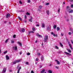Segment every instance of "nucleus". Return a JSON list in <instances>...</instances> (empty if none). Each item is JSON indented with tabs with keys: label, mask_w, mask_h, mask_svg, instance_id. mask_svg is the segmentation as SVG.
Segmentation results:
<instances>
[{
	"label": "nucleus",
	"mask_w": 73,
	"mask_h": 73,
	"mask_svg": "<svg viewBox=\"0 0 73 73\" xmlns=\"http://www.w3.org/2000/svg\"><path fill=\"white\" fill-rule=\"evenodd\" d=\"M1 53V50H0V53Z\"/></svg>",
	"instance_id": "0e129e2a"
},
{
	"label": "nucleus",
	"mask_w": 73,
	"mask_h": 73,
	"mask_svg": "<svg viewBox=\"0 0 73 73\" xmlns=\"http://www.w3.org/2000/svg\"><path fill=\"white\" fill-rule=\"evenodd\" d=\"M60 8H58V12H60Z\"/></svg>",
	"instance_id": "e433bc0d"
},
{
	"label": "nucleus",
	"mask_w": 73,
	"mask_h": 73,
	"mask_svg": "<svg viewBox=\"0 0 73 73\" xmlns=\"http://www.w3.org/2000/svg\"><path fill=\"white\" fill-rule=\"evenodd\" d=\"M56 25H55L54 26V29H56Z\"/></svg>",
	"instance_id": "4be33fe9"
},
{
	"label": "nucleus",
	"mask_w": 73,
	"mask_h": 73,
	"mask_svg": "<svg viewBox=\"0 0 73 73\" xmlns=\"http://www.w3.org/2000/svg\"><path fill=\"white\" fill-rule=\"evenodd\" d=\"M68 44H70V42L69 41H68Z\"/></svg>",
	"instance_id": "13d9d810"
},
{
	"label": "nucleus",
	"mask_w": 73,
	"mask_h": 73,
	"mask_svg": "<svg viewBox=\"0 0 73 73\" xmlns=\"http://www.w3.org/2000/svg\"><path fill=\"white\" fill-rule=\"evenodd\" d=\"M69 46H70V47L71 46H72V45H71L70 44H69Z\"/></svg>",
	"instance_id": "603ef678"
},
{
	"label": "nucleus",
	"mask_w": 73,
	"mask_h": 73,
	"mask_svg": "<svg viewBox=\"0 0 73 73\" xmlns=\"http://www.w3.org/2000/svg\"><path fill=\"white\" fill-rule=\"evenodd\" d=\"M60 45H61V46H63V45H62V43H61V42H60Z\"/></svg>",
	"instance_id": "b1692460"
},
{
	"label": "nucleus",
	"mask_w": 73,
	"mask_h": 73,
	"mask_svg": "<svg viewBox=\"0 0 73 73\" xmlns=\"http://www.w3.org/2000/svg\"><path fill=\"white\" fill-rule=\"evenodd\" d=\"M6 70H7V68H4L3 69V71L2 72V73H5V72H6Z\"/></svg>",
	"instance_id": "39448f33"
},
{
	"label": "nucleus",
	"mask_w": 73,
	"mask_h": 73,
	"mask_svg": "<svg viewBox=\"0 0 73 73\" xmlns=\"http://www.w3.org/2000/svg\"><path fill=\"white\" fill-rule=\"evenodd\" d=\"M45 69H43L41 72V73H44L45 72Z\"/></svg>",
	"instance_id": "9d476101"
},
{
	"label": "nucleus",
	"mask_w": 73,
	"mask_h": 73,
	"mask_svg": "<svg viewBox=\"0 0 73 73\" xmlns=\"http://www.w3.org/2000/svg\"><path fill=\"white\" fill-rule=\"evenodd\" d=\"M20 72V70H18L17 72V73H19V72Z\"/></svg>",
	"instance_id": "bf43d9fd"
},
{
	"label": "nucleus",
	"mask_w": 73,
	"mask_h": 73,
	"mask_svg": "<svg viewBox=\"0 0 73 73\" xmlns=\"http://www.w3.org/2000/svg\"><path fill=\"white\" fill-rule=\"evenodd\" d=\"M71 31H72V32L73 33V30H70Z\"/></svg>",
	"instance_id": "864d4df0"
},
{
	"label": "nucleus",
	"mask_w": 73,
	"mask_h": 73,
	"mask_svg": "<svg viewBox=\"0 0 73 73\" xmlns=\"http://www.w3.org/2000/svg\"><path fill=\"white\" fill-rule=\"evenodd\" d=\"M58 67H59V66L58 67H57V66H56V69H58Z\"/></svg>",
	"instance_id": "4d7b16f0"
},
{
	"label": "nucleus",
	"mask_w": 73,
	"mask_h": 73,
	"mask_svg": "<svg viewBox=\"0 0 73 73\" xmlns=\"http://www.w3.org/2000/svg\"><path fill=\"white\" fill-rule=\"evenodd\" d=\"M26 64H27V65H28L29 64V62H26Z\"/></svg>",
	"instance_id": "37998d69"
},
{
	"label": "nucleus",
	"mask_w": 73,
	"mask_h": 73,
	"mask_svg": "<svg viewBox=\"0 0 73 73\" xmlns=\"http://www.w3.org/2000/svg\"><path fill=\"white\" fill-rule=\"evenodd\" d=\"M6 58L7 60H8L9 59V57L8 56V55H6Z\"/></svg>",
	"instance_id": "6e6552de"
},
{
	"label": "nucleus",
	"mask_w": 73,
	"mask_h": 73,
	"mask_svg": "<svg viewBox=\"0 0 73 73\" xmlns=\"http://www.w3.org/2000/svg\"><path fill=\"white\" fill-rule=\"evenodd\" d=\"M27 55H30V53L28 52L27 53Z\"/></svg>",
	"instance_id": "ea45409f"
},
{
	"label": "nucleus",
	"mask_w": 73,
	"mask_h": 73,
	"mask_svg": "<svg viewBox=\"0 0 73 73\" xmlns=\"http://www.w3.org/2000/svg\"><path fill=\"white\" fill-rule=\"evenodd\" d=\"M33 31H35V29L34 27L33 28Z\"/></svg>",
	"instance_id": "7c9ffc66"
},
{
	"label": "nucleus",
	"mask_w": 73,
	"mask_h": 73,
	"mask_svg": "<svg viewBox=\"0 0 73 73\" xmlns=\"http://www.w3.org/2000/svg\"><path fill=\"white\" fill-rule=\"evenodd\" d=\"M13 38H16V35H13Z\"/></svg>",
	"instance_id": "c756f323"
},
{
	"label": "nucleus",
	"mask_w": 73,
	"mask_h": 73,
	"mask_svg": "<svg viewBox=\"0 0 73 73\" xmlns=\"http://www.w3.org/2000/svg\"><path fill=\"white\" fill-rule=\"evenodd\" d=\"M51 34H52V35H54V33H53V32H52L51 33Z\"/></svg>",
	"instance_id": "e2e57ef3"
},
{
	"label": "nucleus",
	"mask_w": 73,
	"mask_h": 73,
	"mask_svg": "<svg viewBox=\"0 0 73 73\" xmlns=\"http://www.w3.org/2000/svg\"><path fill=\"white\" fill-rule=\"evenodd\" d=\"M36 61H38V58H36Z\"/></svg>",
	"instance_id": "a18cd8bd"
},
{
	"label": "nucleus",
	"mask_w": 73,
	"mask_h": 73,
	"mask_svg": "<svg viewBox=\"0 0 73 73\" xmlns=\"http://www.w3.org/2000/svg\"><path fill=\"white\" fill-rule=\"evenodd\" d=\"M66 10L69 13H73V10L71 9L70 8H69V6H67L66 7Z\"/></svg>",
	"instance_id": "f257e3e1"
},
{
	"label": "nucleus",
	"mask_w": 73,
	"mask_h": 73,
	"mask_svg": "<svg viewBox=\"0 0 73 73\" xmlns=\"http://www.w3.org/2000/svg\"><path fill=\"white\" fill-rule=\"evenodd\" d=\"M14 41L11 40V43H12V44H13V43H14Z\"/></svg>",
	"instance_id": "58836bf2"
},
{
	"label": "nucleus",
	"mask_w": 73,
	"mask_h": 73,
	"mask_svg": "<svg viewBox=\"0 0 73 73\" xmlns=\"http://www.w3.org/2000/svg\"><path fill=\"white\" fill-rule=\"evenodd\" d=\"M18 17L19 19L20 20H21H21H22V19H21V17Z\"/></svg>",
	"instance_id": "412c9836"
},
{
	"label": "nucleus",
	"mask_w": 73,
	"mask_h": 73,
	"mask_svg": "<svg viewBox=\"0 0 73 73\" xmlns=\"http://www.w3.org/2000/svg\"><path fill=\"white\" fill-rule=\"evenodd\" d=\"M38 11H39V12H40V11H41V10H40V9H38Z\"/></svg>",
	"instance_id": "de8ad7c7"
},
{
	"label": "nucleus",
	"mask_w": 73,
	"mask_h": 73,
	"mask_svg": "<svg viewBox=\"0 0 73 73\" xmlns=\"http://www.w3.org/2000/svg\"><path fill=\"white\" fill-rule=\"evenodd\" d=\"M21 69V67H19V69H18V70H20Z\"/></svg>",
	"instance_id": "4c0bfd02"
},
{
	"label": "nucleus",
	"mask_w": 73,
	"mask_h": 73,
	"mask_svg": "<svg viewBox=\"0 0 73 73\" xmlns=\"http://www.w3.org/2000/svg\"><path fill=\"white\" fill-rule=\"evenodd\" d=\"M11 15V14L9 13H8L7 14V15H6V18H8V17H10Z\"/></svg>",
	"instance_id": "423d86ee"
},
{
	"label": "nucleus",
	"mask_w": 73,
	"mask_h": 73,
	"mask_svg": "<svg viewBox=\"0 0 73 73\" xmlns=\"http://www.w3.org/2000/svg\"><path fill=\"white\" fill-rule=\"evenodd\" d=\"M25 19H27V16H26L25 15Z\"/></svg>",
	"instance_id": "79ce46f5"
},
{
	"label": "nucleus",
	"mask_w": 73,
	"mask_h": 73,
	"mask_svg": "<svg viewBox=\"0 0 73 73\" xmlns=\"http://www.w3.org/2000/svg\"><path fill=\"white\" fill-rule=\"evenodd\" d=\"M19 4H22V2H21V1H19Z\"/></svg>",
	"instance_id": "cd10ccee"
},
{
	"label": "nucleus",
	"mask_w": 73,
	"mask_h": 73,
	"mask_svg": "<svg viewBox=\"0 0 73 73\" xmlns=\"http://www.w3.org/2000/svg\"><path fill=\"white\" fill-rule=\"evenodd\" d=\"M39 7L40 8V9H41L42 8V6L41 5H40L39 6Z\"/></svg>",
	"instance_id": "72a5a7b5"
},
{
	"label": "nucleus",
	"mask_w": 73,
	"mask_h": 73,
	"mask_svg": "<svg viewBox=\"0 0 73 73\" xmlns=\"http://www.w3.org/2000/svg\"><path fill=\"white\" fill-rule=\"evenodd\" d=\"M48 72L49 73H52V71L51 70H49L48 71Z\"/></svg>",
	"instance_id": "4468645a"
},
{
	"label": "nucleus",
	"mask_w": 73,
	"mask_h": 73,
	"mask_svg": "<svg viewBox=\"0 0 73 73\" xmlns=\"http://www.w3.org/2000/svg\"><path fill=\"white\" fill-rule=\"evenodd\" d=\"M46 13L47 15H49V10L47 11Z\"/></svg>",
	"instance_id": "2eb2a0df"
},
{
	"label": "nucleus",
	"mask_w": 73,
	"mask_h": 73,
	"mask_svg": "<svg viewBox=\"0 0 73 73\" xmlns=\"http://www.w3.org/2000/svg\"><path fill=\"white\" fill-rule=\"evenodd\" d=\"M66 39L67 41V42L68 41V38H67V36H66Z\"/></svg>",
	"instance_id": "c9c22d12"
},
{
	"label": "nucleus",
	"mask_w": 73,
	"mask_h": 73,
	"mask_svg": "<svg viewBox=\"0 0 73 73\" xmlns=\"http://www.w3.org/2000/svg\"><path fill=\"white\" fill-rule=\"evenodd\" d=\"M13 50H17V47L16 46H13Z\"/></svg>",
	"instance_id": "20e7f679"
},
{
	"label": "nucleus",
	"mask_w": 73,
	"mask_h": 73,
	"mask_svg": "<svg viewBox=\"0 0 73 73\" xmlns=\"http://www.w3.org/2000/svg\"><path fill=\"white\" fill-rule=\"evenodd\" d=\"M36 27H39V26H40V25L38 24L37 25H36Z\"/></svg>",
	"instance_id": "49530a36"
},
{
	"label": "nucleus",
	"mask_w": 73,
	"mask_h": 73,
	"mask_svg": "<svg viewBox=\"0 0 73 73\" xmlns=\"http://www.w3.org/2000/svg\"><path fill=\"white\" fill-rule=\"evenodd\" d=\"M70 48L71 49H72V50H73V48H72V46L70 47Z\"/></svg>",
	"instance_id": "3c124183"
},
{
	"label": "nucleus",
	"mask_w": 73,
	"mask_h": 73,
	"mask_svg": "<svg viewBox=\"0 0 73 73\" xmlns=\"http://www.w3.org/2000/svg\"><path fill=\"white\" fill-rule=\"evenodd\" d=\"M68 34L69 35H72V33L71 32H69L68 33Z\"/></svg>",
	"instance_id": "473e14b6"
},
{
	"label": "nucleus",
	"mask_w": 73,
	"mask_h": 73,
	"mask_svg": "<svg viewBox=\"0 0 73 73\" xmlns=\"http://www.w3.org/2000/svg\"><path fill=\"white\" fill-rule=\"evenodd\" d=\"M61 35L62 36H63V35H64V34L63 33H61Z\"/></svg>",
	"instance_id": "09e8293b"
},
{
	"label": "nucleus",
	"mask_w": 73,
	"mask_h": 73,
	"mask_svg": "<svg viewBox=\"0 0 73 73\" xmlns=\"http://www.w3.org/2000/svg\"><path fill=\"white\" fill-rule=\"evenodd\" d=\"M60 62L58 61L57 62V64H58V65H59L60 64Z\"/></svg>",
	"instance_id": "bb28decb"
},
{
	"label": "nucleus",
	"mask_w": 73,
	"mask_h": 73,
	"mask_svg": "<svg viewBox=\"0 0 73 73\" xmlns=\"http://www.w3.org/2000/svg\"><path fill=\"white\" fill-rule=\"evenodd\" d=\"M40 68H42V66H40Z\"/></svg>",
	"instance_id": "338daca9"
},
{
	"label": "nucleus",
	"mask_w": 73,
	"mask_h": 73,
	"mask_svg": "<svg viewBox=\"0 0 73 73\" xmlns=\"http://www.w3.org/2000/svg\"><path fill=\"white\" fill-rule=\"evenodd\" d=\"M9 40V38H8L5 41V42L6 43V42H8V41Z\"/></svg>",
	"instance_id": "5701e85b"
},
{
	"label": "nucleus",
	"mask_w": 73,
	"mask_h": 73,
	"mask_svg": "<svg viewBox=\"0 0 73 73\" xmlns=\"http://www.w3.org/2000/svg\"><path fill=\"white\" fill-rule=\"evenodd\" d=\"M31 18V19H29V21H31V23H32V19H33V18H32V16H30Z\"/></svg>",
	"instance_id": "0eeeda50"
},
{
	"label": "nucleus",
	"mask_w": 73,
	"mask_h": 73,
	"mask_svg": "<svg viewBox=\"0 0 73 73\" xmlns=\"http://www.w3.org/2000/svg\"><path fill=\"white\" fill-rule=\"evenodd\" d=\"M44 57L43 56H42L41 58V61H44Z\"/></svg>",
	"instance_id": "f8f14e48"
},
{
	"label": "nucleus",
	"mask_w": 73,
	"mask_h": 73,
	"mask_svg": "<svg viewBox=\"0 0 73 73\" xmlns=\"http://www.w3.org/2000/svg\"><path fill=\"white\" fill-rule=\"evenodd\" d=\"M64 53L66 54H68V55H71V54H70L68 53V52H65Z\"/></svg>",
	"instance_id": "ddd939ff"
},
{
	"label": "nucleus",
	"mask_w": 73,
	"mask_h": 73,
	"mask_svg": "<svg viewBox=\"0 0 73 73\" xmlns=\"http://www.w3.org/2000/svg\"><path fill=\"white\" fill-rule=\"evenodd\" d=\"M7 52H8V51L6 50L3 52V53L4 54H6Z\"/></svg>",
	"instance_id": "6ab92c4d"
},
{
	"label": "nucleus",
	"mask_w": 73,
	"mask_h": 73,
	"mask_svg": "<svg viewBox=\"0 0 73 73\" xmlns=\"http://www.w3.org/2000/svg\"><path fill=\"white\" fill-rule=\"evenodd\" d=\"M48 39V35L45 36L44 38V42H46V41Z\"/></svg>",
	"instance_id": "f03ea898"
},
{
	"label": "nucleus",
	"mask_w": 73,
	"mask_h": 73,
	"mask_svg": "<svg viewBox=\"0 0 73 73\" xmlns=\"http://www.w3.org/2000/svg\"><path fill=\"white\" fill-rule=\"evenodd\" d=\"M7 21H6L4 22V23H5V24H6V23H7Z\"/></svg>",
	"instance_id": "6e6d98bb"
},
{
	"label": "nucleus",
	"mask_w": 73,
	"mask_h": 73,
	"mask_svg": "<svg viewBox=\"0 0 73 73\" xmlns=\"http://www.w3.org/2000/svg\"><path fill=\"white\" fill-rule=\"evenodd\" d=\"M27 2L29 3H31V0H28Z\"/></svg>",
	"instance_id": "2f4dec72"
},
{
	"label": "nucleus",
	"mask_w": 73,
	"mask_h": 73,
	"mask_svg": "<svg viewBox=\"0 0 73 73\" xmlns=\"http://www.w3.org/2000/svg\"><path fill=\"white\" fill-rule=\"evenodd\" d=\"M21 31L23 32H25V29H22Z\"/></svg>",
	"instance_id": "a211bd4d"
},
{
	"label": "nucleus",
	"mask_w": 73,
	"mask_h": 73,
	"mask_svg": "<svg viewBox=\"0 0 73 73\" xmlns=\"http://www.w3.org/2000/svg\"><path fill=\"white\" fill-rule=\"evenodd\" d=\"M55 47L57 49H59V48H58V46H56Z\"/></svg>",
	"instance_id": "c85d7f7f"
},
{
	"label": "nucleus",
	"mask_w": 73,
	"mask_h": 73,
	"mask_svg": "<svg viewBox=\"0 0 73 73\" xmlns=\"http://www.w3.org/2000/svg\"><path fill=\"white\" fill-rule=\"evenodd\" d=\"M26 15H30V14L28 12H27Z\"/></svg>",
	"instance_id": "a878e982"
},
{
	"label": "nucleus",
	"mask_w": 73,
	"mask_h": 73,
	"mask_svg": "<svg viewBox=\"0 0 73 73\" xmlns=\"http://www.w3.org/2000/svg\"><path fill=\"white\" fill-rule=\"evenodd\" d=\"M36 36H38V37H42V35H40L38 34H36Z\"/></svg>",
	"instance_id": "1a4fd4ad"
},
{
	"label": "nucleus",
	"mask_w": 73,
	"mask_h": 73,
	"mask_svg": "<svg viewBox=\"0 0 73 73\" xmlns=\"http://www.w3.org/2000/svg\"><path fill=\"white\" fill-rule=\"evenodd\" d=\"M55 61H56L57 62L58 61V60H55Z\"/></svg>",
	"instance_id": "774afa93"
},
{
	"label": "nucleus",
	"mask_w": 73,
	"mask_h": 73,
	"mask_svg": "<svg viewBox=\"0 0 73 73\" xmlns=\"http://www.w3.org/2000/svg\"><path fill=\"white\" fill-rule=\"evenodd\" d=\"M31 73H34V72H33V71L32 70L31 71Z\"/></svg>",
	"instance_id": "8fccbe9b"
},
{
	"label": "nucleus",
	"mask_w": 73,
	"mask_h": 73,
	"mask_svg": "<svg viewBox=\"0 0 73 73\" xmlns=\"http://www.w3.org/2000/svg\"><path fill=\"white\" fill-rule=\"evenodd\" d=\"M17 43L19 44V45H20V46H21V45H22L21 43L20 42H17Z\"/></svg>",
	"instance_id": "dca6fc26"
},
{
	"label": "nucleus",
	"mask_w": 73,
	"mask_h": 73,
	"mask_svg": "<svg viewBox=\"0 0 73 73\" xmlns=\"http://www.w3.org/2000/svg\"><path fill=\"white\" fill-rule=\"evenodd\" d=\"M65 4V1H64V2H63V4Z\"/></svg>",
	"instance_id": "680f3d73"
},
{
	"label": "nucleus",
	"mask_w": 73,
	"mask_h": 73,
	"mask_svg": "<svg viewBox=\"0 0 73 73\" xmlns=\"http://www.w3.org/2000/svg\"><path fill=\"white\" fill-rule=\"evenodd\" d=\"M59 30H60V28L58 27H57V31H58Z\"/></svg>",
	"instance_id": "393cba45"
},
{
	"label": "nucleus",
	"mask_w": 73,
	"mask_h": 73,
	"mask_svg": "<svg viewBox=\"0 0 73 73\" xmlns=\"http://www.w3.org/2000/svg\"><path fill=\"white\" fill-rule=\"evenodd\" d=\"M9 72H12V70H9Z\"/></svg>",
	"instance_id": "052dcab7"
},
{
	"label": "nucleus",
	"mask_w": 73,
	"mask_h": 73,
	"mask_svg": "<svg viewBox=\"0 0 73 73\" xmlns=\"http://www.w3.org/2000/svg\"><path fill=\"white\" fill-rule=\"evenodd\" d=\"M42 28H44L45 27V24L43 23H42Z\"/></svg>",
	"instance_id": "9b49d317"
},
{
	"label": "nucleus",
	"mask_w": 73,
	"mask_h": 73,
	"mask_svg": "<svg viewBox=\"0 0 73 73\" xmlns=\"http://www.w3.org/2000/svg\"><path fill=\"white\" fill-rule=\"evenodd\" d=\"M38 56H40V55H41V54L40 53H38Z\"/></svg>",
	"instance_id": "a19ab883"
},
{
	"label": "nucleus",
	"mask_w": 73,
	"mask_h": 73,
	"mask_svg": "<svg viewBox=\"0 0 73 73\" xmlns=\"http://www.w3.org/2000/svg\"><path fill=\"white\" fill-rule=\"evenodd\" d=\"M31 33H33L34 32H33V31H30L29 32V35H30V34Z\"/></svg>",
	"instance_id": "aec40b11"
},
{
	"label": "nucleus",
	"mask_w": 73,
	"mask_h": 73,
	"mask_svg": "<svg viewBox=\"0 0 73 73\" xmlns=\"http://www.w3.org/2000/svg\"><path fill=\"white\" fill-rule=\"evenodd\" d=\"M53 35L54 36H56V35H55V34H54Z\"/></svg>",
	"instance_id": "69168bd1"
},
{
	"label": "nucleus",
	"mask_w": 73,
	"mask_h": 73,
	"mask_svg": "<svg viewBox=\"0 0 73 73\" xmlns=\"http://www.w3.org/2000/svg\"><path fill=\"white\" fill-rule=\"evenodd\" d=\"M71 8H73V4H72L70 6Z\"/></svg>",
	"instance_id": "f704fd0d"
},
{
	"label": "nucleus",
	"mask_w": 73,
	"mask_h": 73,
	"mask_svg": "<svg viewBox=\"0 0 73 73\" xmlns=\"http://www.w3.org/2000/svg\"><path fill=\"white\" fill-rule=\"evenodd\" d=\"M24 22H25V23H27V21L26 20H25L24 21Z\"/></svg>",
	"instance_id": "5fc2aeb1"
},
{
	"label": "nucleus",
	"mask_w": 73,
	"mask_h": 73,
	"mask_svg": "<svg viewBox=\"0 0 73 73\" xmlns=\"http://www.w3.org/2000/svg\"><path fill=\"white\" fill-rule=\"evenodd\" d=\"M67 50H68V52L69 53H71L72 52V51H71V50H68V49H67Z\"/></svg>",
	"instance_id": "f3484780"
},
{
	"label": "nucleus",
	"mask_w": 73,
	"mask_h": 73,
	"mask_svg": "<svg viewBox=\"0 0 73 73\" xmlns=\"http://www.w3.org/2000/svg\"><path fill=\"white\" fill-rule=\"evenodd\" d=\"M20 60H17L13 62V64H16V63H18V62H20Z\"/></svg>",
	"instance_id": "7ed1b4c3"
},
{
	"label": "nucleus",
	"mask_w": 73,
	"mask_h": 73,
	"mask_svg": "<svg viewBox=\"0 0 73 73\" xmlns=\"http://www.w3.org/2000/svg\"><path fill=\"white\" fill-rule=\"evenodd\" d=\"M49 3H46V5H49Z\"/></svg>",
	"instance_id": "c03bdc74"
}]
</instances>
